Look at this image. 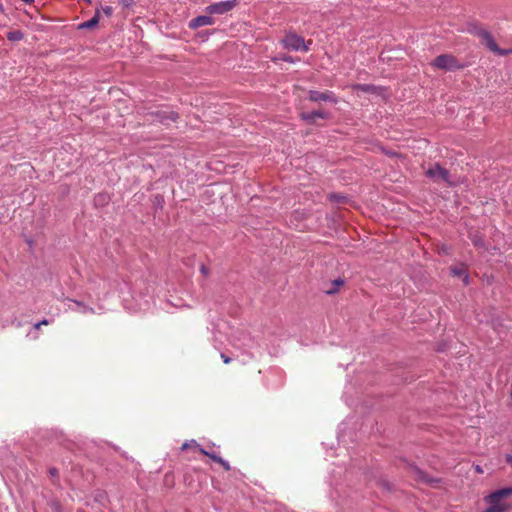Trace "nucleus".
I'll list each match as a JSON object with an SVG mask.
<instances>
[{"label":"nucleus","instance_id":"21","mask_svg":"<svg viewBox=\"0 0 512 512\" xmlns=\"http://www.w3.org/2000/svg\"><path fill=\"white\" fill-rule=\"evenodd\" d=\"M221 358H222V360H223L224 364H230V362H231V357L226 356V355H224V353H222V354H221Z\"/></svg>","mask_w":512,"mask_h":512},{"label":"nucleus","instance_id":"9","mask_svg":"<svg viewBox=\"0 0 512 512\" xmlns=\"http://www.w3.org/2000/svg\"><path fill=\"white\" fill-rule=\"evenodd\" d=\"M300 117L303 121L315 123L317 118H328L329 114L321 112V110H314L313 112H302Z\"/></svg>","mask_w":512,"mask_h":512},{"label":"nucleus","instance_id":"5","mask_svg":"<svg viewBox=\"0 0 512 512\" xmlns=\"http://www.w3.org/2000/svg\"><path fill=\"white\" fill-rule=\"evenodd\" d=\"M425 174L428 177L432 178L434 181H439V179H441L442 181H445L447 183H452L450 181L449 170L442 168V166L439 164H434L433 166H430V168H428L425 171Z\"/></svg>","mask_w":512,"mask_h":512},{"label":"nucleus","instance_id":"1","mask_svg":"<svg viewBox=\"0 0 512 512\" xmlns=\"http://www.w3.org/2000/svg\"><path fill=\"white\" fill-rule=\"evenodd\" d=\"M467 31L470 34L476 35V37L480 38L482 45L493 51V53L499 55H507L512 53V49H500L496 44L492 34H490V32H488V30L485 28H482V26L479 24L468 25Z\"/></svg>","mask_w":512,"mask_h":512},{"label":"nucleus","instance_id":"15","mask_svg":"<svg viewBox=\"0 0 512 512\" xmlns=\"http://www.w3.org/2000/svg\"><path fill=\"white\" fill-rule=\"evenodd\" d=\"M344 283L341 278H338L337 280H334L331 282L330 287L326 289V293L333 294L336 293V291L339 290L340 286H342Z\"/></svg>","mask_w":512,"mask_h":512},{"label":"nucleus","instance_id":"4","mask_svg":"<svg viewBox=\"0 0 512 512\" xmlns=\"http://www.w3.org/2000/svg\"><path fill=\"white\" fill-rule=\"evenodd\" d=\"M431 65L442 70H456L462 69L463 67L453 54H440V56L435 58Z\"/></svg>","mask_w":512,"mask_h":512},{"label":"nucleus","instance_id":"23","mask_svg":"<svg viewBox=\"0 0 512 512\" xmlns=\"http://www.w3.org/2000/svg\"><path fill=\"white\" fill-rule=\"evenodd\" d=\"M120 3H121V5L128 7L131 5L132 1L131 0H120Z\"/></svg>","mask_w":512,"mask_h":512},{"label":"nucleus","instance_id":"18","mask_svg":"<svg viewBox=\"0 0 512 512\" xmlns=\"http://www.w3.org/2000/svg\"><path fill=\"white\" fill-rule=\"evenodd\" d=\"M75 303H76V305L81 307V309L84 313H87V311L89 313H94V311H95L94 308H91V306L83 304V302H81V301H75Z\"/></svg>","mask_w":512,"mask_h":512},{"label":"nucleus","instance_id":"19","mask_svg":"<svg viewBox=\"0 0 512 512\" xmlns=\"http://www.w3.org/2000/svg\"><path fill=\"white\" fill-rule=\"evenodd\" d=\"M102 12L107 15L108 17H111L112 13H113V8L112 6H105L104 8H101Z\"/></svg>","mask_w":512,"mask_h":512},{"label":"nucleus","instance_id":"17","mask_svg":"<svg viewBox=\"0 0 512 512\" xmlns=\"http://www.w3.org/2000/svg\"><path fill=\"white\" fill-rule=\"evenodd\" d=\"M188 448H197L198 451L200 452V445L198 444L197 441L195 440H191V441H188V443H184L182 444V450H185V449H188Z\"/></svg>","mask_w":512,"mask_h":512},{"label":"nucleus","instance_id":"12","mask_svg":"<svg viewBox=\"0 0 512 512\" xmlns=\"http://www.w3.org/2000/svg\"><path fill=\"white\" fill-rule=\"evenodd\" d=\"M451 272L457 277H463V282L465 285L469 284V274L467 272L465 265L453 266Z\"/></svg>","mask_w":512,"mask_h":512},{"label":"nucleus","instance_id":"29","mask_svg":"<svg viewBox=\"0 0 512 512\" xmlns=\"http://www.w3.org/2000/svg\"><path fill=\"white\" fill-rule=\"evenodd\" d=\"M87 2H91V0H86Z\"/></svg>","mask_w":512,"mask_h":512},{"label":"nucleus","instance_id":"2","mask_svg":"<svg viewBox=\"0 0 512 512\" xmlns=\"http://www.w3.org/2000/svg\"><path fill=\"white\" fill-rule=\"evenodd\" d=\"M511 494L512 487L502 488L490 493V495L486 497V501L489 506L484 510V512H506L509 506L508 504L503 503V499L511 496Z\"/></svg>","mask_w":512,"mask_h":512},{"label":"nucleus","instance_id":"8","mask_svg":"<svg viewBox=\"0 0 512 512\" xmlns=\"http://www.w3.org/2000/svg\"><path fill=\"white\" fill-rule=\"evenodd\" d=\"M213 23H215V20L211 16H198V17L193 18L189 22L188 26L191 29H198V27L210 26V25H213Z\"/></svg>","mask_w":512,"mask_h":512},{"label":"nucleus","instance_id":"24","mask_svg":"<svg viewBox=\"0 0 512 512\" xmlns=\"http://www.w3.org/2000/svg\"><path fill=\"white\" fill-rule=\"evenodd\" d=\"M282 59L287 62H293V58L291 56H285Z\"/></svg>","mask_w":512,"mask_h":512},{"label":"nucleus","instance_id":"7","mask_svg":"<svg viewBox=\"0 0 512 512\" xmlns=\"http://www.w3.org/2000/svg\"><path fill=\"white\" fill-rule=\"evenodd\" d=\"M308 99L312 102L329 101L333 103L338 102V98L335 93L326 90L325 92H318V90H310L308 92Z\"/></svg>","mask_w":512,"mask_h":512},{"label":"nucleus","instance_id":"22","mask_svg":"<svg viewBox=\"0 0 512 512\" xmlns=\"http://www.w3.org/2000/svg\"><path fill=\"white\" fill-rule=\"evenodd\" d=\"M49 474H50L51 477L58 476V469H56V468L49 469Z\"/></svg>","mask_w":512,"mask_h":512},{"label":"nucleus","instance_id":"28","mask_svg":"<svg viewBox=\"0 0 512 512\" xmlns=\"http://www.w3.org/2000/svg\"><path fill=\"white\" fill-rule=\"evenodd\" d=\"M476 469H477L478 472H482L480 467H477Z\"/></svg>","mask_w":512,"mask_h":512},{"label":"nucleus","instance_id":"25","mask_svg":"<svg viewBox=\"0 0 512 512\" xmlns=\"http://www.w3.org/2000/svg\"><path fill=\"white\" fill-rule=\"evenodd\" d=\"M200 270H201L202 273L207 274V268H206L205 265H202Z\"/></svg>","mask_w":512,"mask_h":512},{"label":"nucleus","instance_id":"16","mask_svg":"<svg viewBox=\"0 0 512 512\" xmlns=\"http://www.w3.org/2000/svg\"><path fill=\"white\" fill-rule=\"evenodd\" d=\"M353 89L362 90L365 93H372V91H375V86L368 84H356L353 86Z\"/></svg>","mask_w":512,"mask_h":512},{"label":"nucleus","instance_id":"3","mask_svg":"<svg viewBox=\"0 0 512 512\" xmlns=\"http://www.w3.org/2000/svg\"><path fill=\"white\" fill-rule=\"evenodd\" d=\"M281 42L286 49L290 50L309 51V47L312 45V40L305 42L304 38L298 36L297 33L286 34Z\"/></svg>","mask_w":512,"mask_h":512},{"label":"nucleus","instance_id":"14","mask_svg":"<svg viewBox=\"0 0 512 512\" xmlns=\"http://www.w3.org/2000/svg\"><path fill=\"white\" fill-rule=\"evenodd\" d=\"M6 37L9 41H21L24 38V34L21 30H12L6 34Z\"/></svg>","mask_w":512,"mask_h":512},{"label":"nucleus","instance_id":"11","mask_svg":"<svg viewBox=\"0 0 512 512\" xmlns=\"http://www.w3.org/2000/svg\"><path fill=\"white\" fill-rule=\"evenodd\" d=\"M200 453L210 457L213 461L218 462V464L222 465L225 470H231L229 461L224 460L223 457L216 455V453L208 452L204 448H200Z\"/></svg>","mask_w":512,"mask_h":512},{"label":"nucleus","instance_id":"6","mask_svg":"<svg viewBox=\"0 0 512 512\" xmlns=\"http://www.w3.org/2000/svg\"><path fill=\"white\" fill-rule=\"evenodd\" d=\"M237 5V1H222L216 2V4H212L206 7V13L208 14H225L228 11L234 9Z\"/></svg>","mask_w":512,"mask_h":512},{"label":"nucleus","instance_id":"13","mask_svg":"<svg viewBox=\"0 0 512 512\" xmlns=\"http://www.w3.org/2000/svg\"><path fill=\"white\" fill-rule=\"evenodd\" d=\"M159 121L164 123V125H169L170 122H175L178 119V114L176 112H162L158 114Z\"/></svg>","mask_w":512,"mask_h":512},{"label":"nucleus","instance_id":"27","mask_svg":"<svg viewBox=\"0 0 512 512\" xmlns=\"http://www.w3.org/2000/svg\"><path fill=\"white\" fill-rule=\"evenodd\" d=\"M22 1L25 2V3H32V2H34V0H22Z\"/></svg>","mask_w":512,"mask_h":512},{"label":"nucleus","instance_id":"26","mask_svg":"<svg viewBox=\"0 0 512 512\" xmlns=\"http://www.w3.org/2000/svg\"><path fill=\"white\" fill-rule=\"evenodd\" d=\"M510 399L512 401V383H511V386H510Z\"/></svg>","mask_w":512,"mask_h":512},{"label":"nucleus","instance_id":"20","mask_svg":"<svg viewBox=\"0 0 512 512\" xmlns=\"http://www.w3.org/2000/svg\"><path fill=\"white\" fill-rule=\"evenodd\" d=\"M42 325H49V321L46 320V318H45L42 321L36 322V324L34 325V328L35 329H40Z\"/></svg>","mask_w":512,"mask_h":512},{"label":"nucleus","instance_id":"10","mask_svg":"<svg viewBox=\"0 0 512 512\" xmlns=\"http://www.w3.org/2000/svg\"><path fill=\"white\" fill-rule=\"evenodd\" d=\"M100 21V8H96L95 14L93 18H91L89 21L81 22L80 25H78L79 30L83 29H93V27H96Z\"/></svg>","mask_w":512,"mask_h":512}]
</instances>
